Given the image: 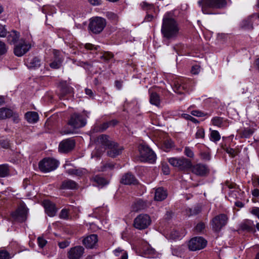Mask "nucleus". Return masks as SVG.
I'll list each match as a JSON object with an SVG mask.
<instances>
[{
  "instance_id": "f257e3e1",
  "label": "nucleus",
  "mask_w": 259,
  "mask_h": 259,
  "mask_svg": "<svg viewBox=\"0 0 259 259\" xmlns=\"http://www.w3.org/2000/svg\"><path fill=\"white\" fill-rule=\"evenodd\" d=\"M180 27L171 12L165 13L162 19L161 31L164 37L168 39H175L179 34Z\"/></svg>"
},
{
  "instance_id": "f03ea898",
  "label": "nucleus",
  "mask_w": 259,
  "mask_h": 259,
  "mask_svg": "<svg viewBox=\"0 0 259 259\" xmlns=\"http://www.w3.org/2000/svg\"><path fill=\"white\" fill-rule=\"evenodd\" d=\"M113 141L110 140V138L106 135H101L99 136L97 140V147L92 152V157H99L105 152V150L109 145Z\"/></svg>"
},
{
  "instance_id": "7ed1b4c3",
  "label": "nucleus",
  "mask_w": 259,
  "mask_h": 259,
  "mask_svg": "<svg viewBox=\"0 0 259 259\" xmlns=\"http://www.w3.org/2000/svg\"><path fill=\"white\" fill-rule=\"evenodd\" d=\"M140 153L139 159L142 162L154 163L156 160V155L154 152L149 147L145 145H140L139 147Z\"/></svg>"
},
{
  "instance_id": "20e7f679",
  "label": "nucleus",
  "mask_w": 259,
  "mask_h": 259,
  "mask_svg": "<svg viewBox=\"0 0 259 259\" xmlns=\"http://www.w3.org/2000/svg\"><path fill=\"white\" fill-rule=\"evenodd\" d=\"M106 25L105 19L95 17L90 19L89 28L90 30L95 34H98L101 32Z\"/></svg>"
},
{
  "instance_id": "39448f33",
  "label": "nucleus",
  "mask_w": 259,
  "mask_h": 259,
  "mask_svg": "<svg viewBox=\"0 0 259 259\" xmlns=\"http://www.w3.org/2000/svg\"><path fill=\"white\" fill-rule=\"evenodd\" d=\"M58 161L53 158H44L39 163V169L44 172H48L55 170L58 166Z\"/></svg>"
},
{
  "instance_id": "423d86ee",
  "label": "nucleus",
  "mask_w": 259,
  "mask_h": 259,
  "mask_svg": "<svg viewBox=\"0 0 259 259\" xmlns=\"http://www.w3.org/2000/svg\"><path fill=\"white\" fill-rule=\"evenodd\" d=\"M150 217L146 214H140L134 220V226L139 230L146 229L150 225Z\"/></svg>"
},
{
  "instance_id": "0eeeda50",
  "label": "nucleus",
  "mask_w": 259,
  "mask_h": 259,
  "mask_svg": "<svg viewBox=\"0 0 259 259\" xmlns=\"http://www.w3.org/2000/svg\"><path fill=\"white\" fill-rule=\"evenodd\" d=\"M228 218L225 214H220L212 219L211 225L212 230L215 232H219L227 223Z\"/></svg>"
},
{
  "instance_id": "6e6552de",
  "label": "nucleus",
  "mask_w": 259,
  "mask_h": 259,
  "mask_svg": "<svg viewBox=\"0 0 259 259\" xmlns=\"http://www.w3.org/2000/svg\"><path fill=\"white\" fill-rule=\"evenodd\" d=\"M27 209L24 203H21L17 209L12 213L13 219L19 222H24L26 220Z\"/></svg>"
},
{
  "instance_id": "1a4fd4ad",
  "label": "nucleus",
  "mask_w": 259,
  "mask_h": 259,
  "mask_svg": "<svg viewBox=\"0 0 259 259\" xmlns=\"http://www.w3.org/2000/svg\"><path fill=\"white\" fill-rule=\"evenodd\" d=\"M169 163L175 167H177L180 169H185L191 167L190 161L184 157L170 158L168 159Z\"/></svg>"
},
{
  "instance_id": "9d476101",
  "label": "nucleus",
  "mask_w": 259,
  "mask_h": 259,
  "mask_svg": "<svg viewBox=\"0 0 259 259\" xmlns=\"http://www.w3.org/2000/svg\"><path fill=\"white\" fill-rule=\"evenodd\" d=\"M206 244V240L202 237H195L189 241L188 247L190 250L196 251L204 248Z\"/></svg>"
},
{
  "instance_id": "9b49d317",
  "label": "nucleus",
  "mask_w": 259,
  "mask_h": 259,
  "mask_svg": "<svg viewBox=\"0 0 259 259\" xmlns=\"http://www.w3.org/2000/svg\"><path fill=\"white\" fill-rule=\"evenodd\" d=\"M68 124L73 128H80L85 125L87 120L80 114L74 113L71 116Z\"/></svg>"
},
{
  "instance_id": "f8f14e48",
  "label": "nucleus",
  "mask_w": 259,
  "mask_h": 259,
  "mask_svg": "<svg viewBox=\"0 0 259 259\" xmlns=\"http://www.w3.org/2000/svg\"><path fill=\"white\" fill-rule=\"evenodd\" d=\"M31 45L30 43L21 39L14 49L15 55L18 57H21L27 53L31 48Z\"/></svg>"
},
{
  "instance_id": "ddd939ff",
  "label": "nucleus",
  "mask_w": 259,
  "mask_h": 259,
  "mask_svg": "<svg viewBox=\"0 0 259 259\" xmlns=\"http://www.w3.org/2000/svg\"><path fill=\"white\" fill-rule=\"evenodd\" d=\"M84 253V248L81 246H76L71 247L67 252L69 259H79Z\"/></svg>"
},
{
  "instance_id": "4468645a",
  "label": "nucleus",
  "mask_w": 259,
  "mask_h": 259,
  "mask_svg": "<svg viewBox=\"0 0 259 259\" xmlns=\"http://www.w3.org/2000/svg\"><path fill=\"white\" fill-rule=\"evenodd\" d=\"M106 149H107V155L111 157L114 158L122 153L123 147L113 141Z\"/></svg>"
},
{
  "instance_id": "2eb2a0df",
  "label": "nucleus",
  "mask_w": 259,
  "mask_h": 259,
  "mask_svg": "<svg viewBox=\"0 0 259 259\" xmlns=\"http://www.w3.org/2000/svg\"><path fill=\"white\" fill-rule=\"evenodd\" d=\"M75 141L72 139L63 140L59 144V150L62 153H67L72 150L75 147Z\"/></svg>"
},
{
  "instance_id": "dca6fc26",
  "label": "nucleus",
  "mask_w": 259,
  "mask_h": 259,
  "mask_svg": "<svg viewBox=\"0 0 259 259\" xmlns=\"http://www.w3.org/2000/svg\"><path fill=\"white\" fill-rule=\"evenodd\" d=\"M98 241V236L96 234H91L83 238L82 243L87 248H95Z\"/></svg>"
},
{
  "instance_id": "f3484780",
  "label": "nucleus",
  "mask_w": 259,
  "mask_h": 259,
  "mask_svg": "<svg viewBox=\"0 0 259 259\" xmlns=\"http://www.w3.org/2000/svg\"><path fill=\"white\" fill-rule=\"evenodd\" d=\"M54 60L52 62L50 63L49 65L52 69H59L62 64L63 61V57L61 53L58 50H54L53 51Z\"/></svg>"
},
{
  "instance_id": "a211bd4d",
  "label": "nucleus",
  "mask_w": 259,
  "mask_h": 259,
  "mask_svg": "<svg viewBox=\"0 0 259 259\" xmlns=\"http://www.w3.org/2000/svg\"><path fill=\"white\" fill-rule=\"evenodd\" d=\"M228 0H204L205 5L210 8L222 9L227 4Z\"/></svg>"
},
{
  "instance_id": "6ab92c4d",
  "label": "nucleus",
  "mask_w": 259,
  "mask_h": 259,
  "mask_svg": "<svg viewBox=\"0 0 259 259\" xmlns=\"http://www.w3.org/2000/svg\"><path fill=\"white\" fill-rule=\"evenodd\" d=\"M192 171L196 175L200 176H204L209 172L207 167L205 165L200 163L197 164L193 166L192 167Z\"/></svg>"
},
{
  "instance_id": "aec40b11",
  "label": "nucleus",
  "mask_w": 259,
  "mask_h": 259,
  "mask_svg": "<svg viewBox=\"0 0 259 259\" xmlns=\"http://www.w3.org/2000/svg\"><path fill=\"white\" fill-rule=\"evenodd\" d=\"M46 212L50 217H54L57 212V208L55 204L48 200H45L42 202Z\"/></svg>"
},
{
  "instance_id": "412c9836",
  "label": "nucleus",
  "mask_w": 259,
  "mask_h": 259,
  "mask_svg": "<svg viewBox=\"0 0 259 259\" xmlns=\"http://www.w3.org/2000/svg\"><path fill=\"white\" fill-rule=\"evenodd\" d=\"M25 63L30 69H36L40 66L41 62L39 58L35 57L28 58Z\"/></svg>"
},
{
  "instance_id": "4be33fe9",
  "label": "nucleus",
  "mask_w": 259,
  "mask_h": 259,
  "mask_svg": "<svg viewBox=\"0 0 259 259\" xmlns=\"http://www.w3.org/2000/svg\"><path fill=\"white\" fill-rule=\"evenodd\" d=\"M147 207V204L146 202L142 200H139L132 204L131 210L134 212H138L146 209Z\"/></svg>"
},
{
  "instance_id": "5701e85b",
  "label": "nucleus",
  "mask_w": 259,
  "mask_h": 259,
  "mask_svg": "<svg viewBox=\"0 0 259 259\" xmlns=\"http://www.w3.org/2000/svg\"><path fill=\"white\" fill-rule=\"evenodd\" d=\"M187 86L183 83L182 79L175 81L173 85V90L178 94H182L183 91L186 90Z\"/></svg>"
},
{
  "instance_id": "b1692460",
  "label": "nucleus",
  "mask_w": 259,
  "mask_h": 259,
  "mask_svg": "<svg viewBox=\"0 0 259 259\" xmlns=\"http://www.w3.org/2000/svg\"><path fill=\"white\" fill-rule=\"evenodd\" d=\"M254 225L251 220H247L242 222L240 225V228L245 231L254 232Z\"/></svg>"
},
{
  "instance_id": "393cba45",
  "label": "nucleus",
  "mask_w": 259,
  "mask_h": 259,
  "mask_svg": "<svg viewBox=\"0 0 259 259\" xmlns=\"http://www.w3.org/2000/svg\"><path fill=\"white\" fill-rule=\"evenodd\" d=\"M167 192L163 188L160 187L155 191L154 199L156 201H162L167 197Z\"/></svg>"
},
{
  "instance_id": "a878e982",
  "label": "nucleus",
  "mask_w": 259,
  "mask_h": 259,
  "mask_svg": "<svg viewBox=\"0 0 259 259\" xmlns=\"http://www.w3.org/2000/svg\"><path fill=\"white\" fill-rule=\"evenodd\" d=\"M25 117L26 120L30 123H35L38 120V115L34 111H29L25 113Z\"/></svg>"
},
{
  "instance_id": "bb28decb",
  "label": "nucleus",
  "mask_w": 259,
  "mask_h": 259,
  "mask_svg": "<svg viewBox=\"0 0 259 259\" xmlns=\"http://www.w3.org/2000/svg\"><path fill=\"white\" fill-rule=\"evenodd\" d=\"M136 181V180L133 175L127 173L123 176L121 183L125 185H131L135 184Z\"/></svg>"
},
{
  "instance_id": "cd10ccee",
  "label": "nucleus",
  "mask_w": 259,
  "mask_h": 259,
  "mask_svg": "<svg viewBox=\"0 0 259 259\" xmlns=\"http://www.w3.org/2000/svg\"><path fill=\"white\" fill-rule=\"evenodd\" d=\"M150 94V102L151 104L156 106H159L160 104V99L158 94L155 92H152L150 90H149Z\"/></svg>"
},
{
  "instance_id": "c85d7f7f",
  "label": "nucleus",
  "mask_w": 259,
  "mask_h": 259,
  "mask_svg": "<svg viewBox=\"0 0 259 259\" xmlns=\"http://www.w3.org/2000/svg\"><path fill=\"white\" fill-rule=\"evenodd\" d=\"M59 87L62 97H63L68 94L71 93L72 92L73 89L69 87L67 84L66 81L61 82L59 84Z\"/></svg>"
},
{
  "instance_id": "c756f323",
  "label": "nucleus",
  "mask_w": 259,
  "mask_h": 259,
  "mask_svg": "<svg viewBox=\"0 0 259 259\" xmlns=\"http://www.w3.org/2000/svg\"><path fill=\"white\" fill-rule=\"evenodd\" d=\"M142 250L144 254L147 255L148 257H154L156 254L155 250L149 245L144 246Z\"/></svg>"
},
{
  "instance_id": "7c9ffc66",
  "label": "nucleus",
  "mask_w": 259,
  "mask_h": 259,
  "mask_svg": "<svg viewBox=\"0 0 259 259\" xmlns=\"http://www.w3.org/2000/svg\"><path fill=\"white\" fill-rule=\"evenodd\" d=\"M10 167L7 163L0 164V178H5L10 175Z\"/></svg>"
},
{
  "instance_id": "2f4dec72",
  "label": "nucleus",
  "mask_w": 259,
  "mask_h": 259,
  "mask_svg": "<svg viewBox=\"0 0 259 259\" xmlns=\"http://www.w3.org/2000/svg\"><path fill=\"white\" fill-rule=\"evenodd\" d=\"M12 114V110L7 108H0V120H4L11 117Z\"/></svg>"
},
{
  "instance_id": "473e14b6",
  "label": "nucleus",
  "mask_w": 259,
  "mask_h": 259,
  "mask_svg": "<svg viewBox=\"0 0 259 259\" xmlns=\"http://www.w3.org/2000/svg\"><path fill=\"white\" fill-rule=\"evenodd\" d=\"M77 184L71 180L64 181L61 185L62 189H74L77 188Z\"/></svg>"
},
{
  "instance_id": "72a5a7b5",
  "label": "nucleus",
  "mask_w": 259,
  "mask_h": 259,
  "mask_svg": "<svg viewBox=\"0 0 259 259\" xmlns=\"http://www.w3.org/2000/svg\"><path fill=\"white\" fill-rule=\"evenodd\" d=\"M250 17L251 15L242 21V26L243 27L248 29H252L253 24H257L256 21H253V19L249 20Z\"/></svg>"
},
{
  "instance_id": "f704fd0d",
  "label": "nucleus",
  "mask_w": 259,
  "mask_h": 259,
  "mask_svg": "<svg viewBox=\"0 0 259 259\" xmlns=\"http://www.w3.org/2000/svg\"><path fill=\"white\" fill-rule=\"evenodd\" d=\"M19 38V33L16 31H12L8 35L7 38L8 42L12 44L17 42Z\"/></svg>"
},
{
  "instance_id": "c9c22d12",
  "label": "nucleus",
  "mask_w": 259,
  "mask_h": 259,
  "mask_svg": "<svg viewBox=\"0 0 259 259\" xmlns=\"http://www.w3.org/2000/svg\"><path fill=\"white\" fill-rule=\"evenodd\" d=\"M225 120L223 118L218 116H215L212 118L211 123L214 125L220 127H223L226 126L225 123Z\"/></svg>"
},
{
  "instance_id": "e433bc0d",
  "label": "nucleus",
  "mask_w": 259,
  "mask_h": 259,
  "mask_svg": "<svg viewBox=\"0 0 259 259\" xmlns=\"http://www.w3.org/2000/svg\"><path fill=\"white\" fill-rule=\"evenodd\" d=\"M185 235V233L180 232L179 231L174 230L169 234V238L172 240H177L182 238Z\"/></svg>"
},
{
  "instance_id": "4c0bfd02",
  "label": "nucleus",
  "mask_w": 259,
  "mask_h": 259,
  "mask_svg": "<svg viewBox=\"0 0 259 259\" xmlns=\"http://www.w3.org/2000/svg\"><path fill=\"white\" fill-rule=\"evenodd\" d=\"M68 174L71 175H75L77 176H81L84 175L87 171L85 169H75L72 168L67 170Z\"/></svg>"
},
{
  "instance_id": "58836bf2",
  "label": "nucleus",
  "mask_w": 259,
  "mask_h": 259,
  "mask_svg": "<svg viewBox=\"0 0 259 259\" xmlns=\"http://www.w3.org/2000/svg\"><path fill=\"white\" fill-rule=\"evenodd\" d=\"M209 139L212 142H217L220 140L221 135L218 131L212 130L210 132Z\"/></svg>"
},
{
  "instance_id": "ea45409f",
  "label": "nucleus",
  "mask_w": 259,
  "mask_h": 259,
  "mask_svg": "<svg viewBox=\"0 0 259 259\" xmlns=\"http://www.w3.org/2000/svg\"><path fill=\"white\" fill-rule=\"evenodd\" d=\"M92 179L98 185L104 186L108 183L105 179L99 176H95Z\"/></svg>"
},
{
  "instance_id": "a19ab883",
  "label": "nucleus",
  "mask_w": 259,
  "mask_h": 259,
  "mask_svg": "<svg viewBox=\"0 0 259 259\" xmlns=\"http://www.w3.org/2000/svg\"><path fill=\"white\" fill-rule=\"evenodd\" d=\"M224 150L232 157H235L240 152L238 148L233 149L231 147H226Z\"/></svg>"
},
{
  "instance_id": "79ce46f5",
  "label": "nucleus",
  "mask_w": 259,
  "mask_h": 259,
  "mask_svg": "<svg viewBox=\"0 0 259 259\" xmlns=\"http://www.w3.org/2000/svg\"><path fill=\"white\" fill-rule=\"evenodd\" d=\"M106 16L114 23H116L118 21V16L117 15L112 12H107L106 13Z\"/></svg>"
},
{
  "instance_id": "37998d69",
  "label": "nucleus",
  "mask_w": 259,
  "mask_h": 259,
  "mask_svg": "<svg viewBox=\"0 0 259 259\" xmlns=\"http://www.w3.org/2000/svg\"><path fill=\"white\" fill-rule=\"evenodd\" d=\"M253 133V131L250 128H245L241 132V136L242 138H249Z\"/></svg>"
},
{
  "instance_id": "c03bdc74",
  "label": "nucleus",
  "mask_w": 259,
  "mask_h": 259,
  "mask_svg": "<svg viewBox=\"0 0 259 259\" xmlns=\"http://www.w3.org/2000/svg\"><path fill=\"white\" fill-rule=\"evenodd\" d=\"M191 114L197 117H203L205 116H209L210 115L207 113H204L201 111L195 110L191 111Z\"/></svg>"
},
{
  "instance_id": "a18cd8bd",
  "label": "nucleus",
  "mask_w": 259,
  "mask_h": 259,
  "mask_svg": "<svg viewBox=\"0 0 259 259\" xmlns=\"http://www.w3.org/2000/svg\"><path fill=\"white\" fill-rule=\"evenodd\" d=\"M205 136L204 130L202 128H198L195 134L196 139H203Z\"/></svg>"
},
{
  "instance_id": "49530a36",
  "label": "nucleus",
  "mask_w": 259,
  "mask_h": 259,
  "mask_svg": "<svg viewBox=\"0 0 259 259\" xmlns=\"http://www.w3.org/2000/svg\"><path fill=\"white\" fill-rule=\"evenodd\" d=\"M174 146L173 142L170 140H167L164 142L163 146L165 148L166 151H168L171 148Z\"/></svg>"
},
{
  "instance_id": "de8ad7c7",
  "label": "nucleus",
  "mask_w": 259,
  "mask_h": 259,
  "mask_svg": "<svg viewBox=\"0 0 259 259\" xmlns=\"http://www.w3.org/2000/svg\"><path fill=\"white\" fill-rule=\"evenodd\" d=\"M140 5L143 10H150L154 8L153 5L149 4L146 2H142Z\"/></svg>"
},
{
  "instance_id": "09e8293b",
  "label": "nucleus",
  "mask_w": 259,
  "mask_h": 259,
  "mask_svg": "<svg viewBox=\"0 0 259 259\" xmlns=\"http://www.w3.org/2000/svg\"><path fill=\"white\" fill-rule=\"evenodd\" d=\"M182 116L187 119V120H190L191 121H192L194 123H198V121L197 119L193 117L191 115H189V114H182Z\"/></svg>"
},
{
  "instance_id": "8fccbe9b",
  "label": "nucleus",
  "mask_w": 259,
  "mask_h": 259,
  "mask_svg": "<svg viewBox=\"0 0 259 259\" xmlns=\"http://www.w3.org/2000/svg\"><path fill=\"white\" fill-rule=\"evenodd\" d=\"M47 242V241L42 237L37 238L38 245L40 248H43L46 245Z\"/></svg>"
},
{
  "instance_id": "3c124183",
  "label": "nucleus",
  "mask_w": 259,
  "mask_h": 259,
  "mask_svg": "<svg viewBox=\"0 0 259 259\" xmlns=\"http://www.w3.org/2000/svg\"><path fill=\"white\" fill-rule=\"evenodd\" d=\"M185 154L189 157L192 158L194 156V153L191 149L189 147H186L184 150Z\"/></svg>"
},
{
  "instance_id": "603ef678",
  "label": "nucleus",
  "mask_w": 259,
  "mask_h": 259,
  "mask_svg": "<svg viewBox=\"0 0 259 259\" xmlns=\"http://www.w3.org/2000/svg\"><path fill=\"white\" fill-rule=\"evenodd\" d=\"M7 30L5 25L0 24V37H4L6 36Z\"/></svg>"
},
{
  "instance_id": "864d4df0",
  "label": "nucleus",
  "mask_w": 259,
  "mask_h": 259,
  "mask_svg": "<svg viewBox=\"0 0 259 259\" xmlns=\"http://www.w3.org/2000/svg\"><path fill=\"white\" fill-rule=\"evenodd\" d=\"M7 51V48L5 44L0 41V56L5 54Z\"/></svg>"
},
{
  "instance_id": "5fc2aeb1",
  "label": "nucleus",
  "mask_w": 259,
  "mask_h": 259,
  "mask_svg": "<svg viewBox=\"0 0 259 259\" xmlns=\"http://www.w3.org/2000/svg\"><path fill=\"white\" fill-rule=\"evenodd\" d=\"M109 126V123L108 122H104L100 125L99 127V129H97V131L102 132L105 131Z\"/></svg>"
},
{
  "instance_id": "6e6d98bb",
  "label": "nucleus",
  "mask_w": 259,
  "mask_h": 259,
  "mask_svg": "<svg viewBox=\"0 0 259 259\" xmlns=\"http://www.w3.org/2000/svg\"><path fill=\"white\" fill-rule=\"evenodd\" d=\"M114 167V165L112 163H107L105 164L101 168L102 171H105L108 169H112Z\"/></svg>"
},
{
  "instance_id": "4d7b16f0",
  "label": "nucleus",
  "mask_w": 259,
  "mask_h": 259,
  "mask_svg": "<svg viewBox=\"0 0 259 259\" xmlns=\"http://www.w3.org/2000/svg\"><path fill=\"white\" fill-rule=\"evenodd\" d=\"M60 217L63 219H67L68 218V211L66 209H63L60 213Z\"/></svg>"
},
{
  "instance_id": "13d9d810",
  "label": "nucleus",
  "mask_w": 259,
  "mask_h": 259,
  "mask_svg": "<svg viewBox=\"0 0 259 259\" xmlns=\"http://www.w3.org/2000/svg\"><path fill=\"white\" fill-rule=\"evenodd\" d=\"M10 258L9 253L6 250L0 251V259H9Z\"/></svg>"
},
{
  "instance_id": "bf43d9fd",
  "label": "nucleus",
  "mask_w": 259,
  "mask_h": 259,
  "mask_svg": "<svg viewBox=\"0 0 259 259\" xmlns=\"http://www.w3.org/2000/svg\"><path fill=\"white\" fill-rule=\"evenodd\" d=\"M11 117L12 118V119L15 123H18L20 120L19 114L18 113L14 112L13 110Z\"/></svg>"
},
{
  "instance_id": "052dcab7",
  "label": "nucleus",
  "mask_w": 259,
  "mask_h": 259,
  "mask_svg": "<svg viewBox=\"0 0 259 259\" xmlns=\"http://www.w3.org/2000/svg\"><path fill=\"white\" fill-rule=\"evenodd\" d=\"M89 3L93 6H98L102 5V0H88Z\"/></svg>"
},
{
  "instance_id": "680f3d73",
  "label": "nucleus",
  "mask_w": 259,
  "mask_h": 259,
  "mask_svg": "<svg viewBox=\"0 0 259 259\" xmlns=\"http://www.w3.org/2000/svg\"><path fill=\"white\" fill-rule=\"evenodd\" d=\"M250 212L259 219V207H254L251 209Z\"/></svg>"
},
{
  "instance_id": "e2e57ef3",
  "label": "nucleus",
  "mask_w": 259,
  "mask_h": 259,
  "mask_svg": "<svg viewBox=\"0 0 259 259\" xmlns=\"http://www.w3.org/2000/svg\"><path fill=\"white\" fill-rule=\"evenodd\" d=\"M205 228V225L203 223H198L196 227L195 230L198 232H201Z\"/></svg>"
},
{
  "instance_id": "0e129e2a",
  "label": "nucleus",
  "mask_w": 259,
  "mask_h": 259,
  "mask_svg": "<svg viewBox=\"0 0 259 259\" xmlns=\"http://www.w3.org/2000/svg\"><path fill=\"white\" fill-rule=\"evenodd\" d=\"M70 244V242L68 241H64L62 242H59L58 245L60 248H65L68 247Z\"/></svg>"
},
{
  "instance_id": "69168bd1",
  "label": "nucleus",
  "mask_w": 259,
  "mask_h": 259,
  "mask_svg": "<svg viewBox=\"0 0 259 259\" xmlns=\"http://www.w3.org/2000/svg\"><path fill=\"white\" fill-rule=\"evenodd\" d=\"M200 71V67L198 65L193 66L191 69V72L193 74H197Z\"/></svg>"
},
{
  "instance_id": "338daca9",
  "label": "nucleus",
  "mask_w": 259,
  "mask_h": 259,
  "mask_svg": "<svg viewBox=\"0 0 259 259\" xmlns=\"http://www.w3.org/2000/svg\"><path fill=\"white\" fill-rule=\"evenodd\" d=\"M0 145L5 148H7L9 147V142L8 140H0Z\"/></svg>"
},
{
  "instance_id": "774afa93",
  "label": "nucleus",
  "mask_w": 259,
  "mask_h": 259,
  "mask_svg": "<svg viewBox=\"0 0 259 259\" xmlns=\"http://www.w3.org/2000/svg\"><path fill=\"white\" fill-rule=\"evenodd\" d=\"M249 19H253V21H256L257 22L259 21V13H254L251 15Z\"/></svg>"
}]
</instances>
